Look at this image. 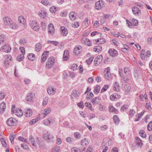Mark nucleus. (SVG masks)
<instances>
[{
    "instance_id": "1",
    "label": "nucleus",
    "mask_w": 152,
    "mask_h": 152,
    "mask_svg": "<svg viewBox=\"0 0 152 152\" xmlns=\"http://www.w3.org/2000/svg\"><path fill=\"white\" fill-rule=\"evenodd\" d=\"M43 137L48 142L53 141L54 138L53 135H50L48 131L45 130L43 131Z\"/></svg>"
},
{
    "instance_id": "2",
    "label": "nucleus",
    "mask_w": 152,
    "mask_h": 152,
    "mask_svg": "<svg viewBox=\"0 0 152 152\" xmlns=\"http://www.w3.org/2000/svg\"><path fill=\"white\" fill-rule=\"evenodd\" d=\"M54 58L53 56H51L48 58L46 62V67L48 69L51 68L55 63Z\"/></svg>"
},
{
    "instance_id": "3",
    "label": "nucleus",
    "mask_w": 152,
    "mask_h": 152,
    "mask_svg": "<svg viewBox=\"0 0 152 152\" xmlns=\"http://www.w3.org/2000/svg\"><path fill=\"white\" fill-rule=\"evenodd\" d=\"M12 21L11 18L7 16H5L3 19V23L6 27H8Z\"/></svg>"
},
{
    "instance_id": "4",
    "label": "nucleus",
    "mask_w": 152,
    "mask_h": 152,
    "mask_svg": "<svg viewBox=\"0 0 152 152\" xmlns=\"http://www.w3.org/2000/svg\"><path fill=\"white\" fill-rule=\"evenodd\" d=\"M6 123L8 126H12L15 125L17 123V121L15 119L11 118L7 120Z\"/></svg>"
},
{
    "instance_id": "5",
    "label": "nucleus",
    "mask_w": 152,
    "mask_h": 152,
    "mask_svg": "<svg viewBox=\"0 0 152 152\" xmlns=\"http://www.w3.org/2000/svg\"><path fill=\"white\" fill-rule=\"evenodd\" d=\"M104 2L103 1L99 0L95 3L96 9L97 10H100L104 6Z\"/></svg>"
},
{
    "instance_id": "6",
    "label": "nucleus",
    "mask_w": 152,
    "mask_h": 152,
    "mask_svg": "<svg viewBox=\"0 0 152 152\" xmlns=\"http://www.w3.org/2000/svg\"><path fill=\"white\" fill-rule=\"evenodd\" d=\"M104 77L105 78L108 80L112 77L111 75L110 72V69L109 67L106 68L104 70Z\"/></svg>"
},
{
    "instance_id": "7",
    "label": "nucleus",
    "mask_w": 152,
    "mask_h": 152,
    "mask_svg": "<svg viewBox=\"0 0 152 152\" xmlns=\"http://www.w3.org/2000/svg\"><path fill=\"white\" fill-rule=\"evenodd\" d=\"M142 145V140L138 137H136L134 142L132 144V145L134 147L136 145L141 147Z\"/></svg>"
},
{
    "instance_id": "8",
    "label": "nucleus",
    "mask_w": 152,
    "mask_h": 152,
    "mask_svg": "<svg viewBox=\"0 0 152 152\" xmlns=\"http://www.w3.org/2000/svg\"><path fill=\"white\" fill-rule=\"evenodd\" d=\"M119 73L120 76L121 77V79L123 80L124 83H127L129 80V79L127 76H125L123 73V71L122 69H119Z\"/></svg>"
},
{
    "instance_id": "9",
    "label": "nucleus",
    "mask_w": 152,
    "mask_h": 152,
    "mask_svg": "<svg viewBox=\"0 0 152 152\" xmlns=\"http://www.w3.org/2000/svg\"><path fill=\"white\" fill-rule=\"evenodd\" d=\"M4 64L6 66L9 65L12 61V58L10 55H7L5 56Z\"/></svg>"
},
{
    "instance_id": "10",
    "label": "nucleus",
    "mask_w": 152,
    "mask_h": 152,
    "mask_svg": "<svg viewBox=\"0 0 152 152\" xmlns=\"http://www.w3.org/2000/svg\"><path fill=\"white\" fill-rule=\"evenodd\" d=\"M48 34L52 35L54 33V28L53 25L52 23L49 24L48 26Z\"/></svg>"
},
{
    "instance_id": "11",
    "label": "nucleus",
    "mask_w": 152,
    "mask_h": 152,
    "mask_svg": "<svg viewBox=\"0 0 152 152\" xmlns=\"http://www.w3.org/2000/svg\"><path fill=\"white\" fill-rule=\"evenodd\" d=\"M34 96L35 94L34 93H30L26 96V99L27 101L32 102L34 98Z\"/></svg>"
},
{
    "instance_id": "12",
    "label": "nucleus",
    "mask_w": 152,
    "mask_h": 152,
    "mask_svg": "<svg viewBox=\"0 0 152 152\" xmlns=\"http://www.w3.org/2000/svg\"><path fill=\"white\" fill-rule=\"evenodd\" d=\"M60 31L61 34L64 36H66L68 34V31L64 27H61L60 28Z\"/></svg>"
},
{
    "instance_id": "13",
    "label": "nucleus",
    "mask_w": 152,
    "mask_h": 152,
    "mask_svg": "<svg viewBox=\"0 0 152 152\" xmlns=\"http://www.w3.org/2000/svg\"><path fill=\"white\" fill-rule=\"evenodd\" d=\"M25 113L24 115L26 117H30L33 113L32 111L30 108H28L27 109H25Z\"/></svg>"
},
{
    "instance_id": "14",
    "label": "nucleus",
    "mask_w": 152,
    "mask_h": 152,
    "mask_svg": "<svg viewBox=\"0 0 152 152\" xmlns=\"http://www.w3.org/2000/svg\"><path fill=\"white\" fill-rule=\"evenodd\" d=\"M108 53L112 56H114L117 55V51L114 49H110L109 50Z\"/></svg>"
},
{
    "instance_id": "15",
    "label": "nucleus",
    "mask_w": 152,
    "mask_h": 152,
    "mask_svg": "<svg viewBox=\"0 0 152 152\" xmlns=\"http://www.w3.org/2000/svg\"><path fill=\"white\" fill-rule=\"evenodd\" d=\"M81 42L82 43L87 45L88 46H90L91 45V43L89 39L83 38L81 40Z\"/></svg>"
},
{
    "instance_id": "16",
    "label": "nucleus",
    "mask_w": 152,
    "mask_h": 152,
    "mask_svg": "<svg viewBox=\"0 0 152 152\" xmlns=\"http://www.w3.org/2000/svg\"><path fill=\"white\" fill-rule=\"evenodd\" d=\"M15 114L18 117H20L23 115V113L22 110L19 108H17L15 110Z\"/></svg>"
},
{
    "instance_id": "17",
    "label": "nucleus",
    "mask_w": 152,
    "mask_h": 152,
    "mask_svg": "<svg viewBox=\"0 0 152 152\" xmlns=\"http://www.w3.org/2000/svg\"><path fill=\"white\" fill-rule=\"evenodd\" d=\"M56 89L49 86L47 88V92L48 94L50 95L53 94L56 92Z\"/></svg>"
},
{
    "instance_id": "18",
    "label": "nucleus",
    "mask_w": 152,
    "mask_h": 152,
    "mask_svg": "<svg viewBox=\"0 0 152 152\" xmlns=\"http://www.w3.org/2000/svg\"><path fill=\"white\" fill-rule=\"evenodd\" d=\"M11 50V48L10 45H6L4 46L3 48V50L4 52L8 53L10 52Z\"/></svg>"
},
{
    "instance_id": "19",
    "label": "nucleus",
    "mask_w": 152,
    "mask_h": 152,
    "mask_svg": "<svg viewBox=\"0 0 152 152\" xmlns=\"http://www.w3.org/2000/svg\"><path fill=\"white\" fill-rule=\"evenodd\" d=\"M100 100L98 97L94 98L91 101L92 103L94 104H97L100 103Z\"/></svg>"
},
{
    "instance_id": "20",
    "label": "nucleus",
    "mask_w": 152,
    "mask_h": 152,
    "mask_svg": "<svg viewBox=\"0 0 152 152\" xmlns=\"http://www.w3.org/2000/svg\"><path fill=\"white\" fill-rule=\"evenodd\" d=\"M48 53V52H47ZM47 53V52L45 51L42 54L41 57V62L42 63L44 62L46 59L47 57H46V53Z\"/></svg>"
},
{
    "instance_id": "21",
    "label": "nucleus",
    "mask_w": 152,
    "mask_h": 152,
    "mask_svg": "<svg viewBox=\"0 0 152 152\" xmlns=\"http://www.w3.org/2000/svg\"><path fill=\"white\" fill-rule=\"evenodd\" d=\"M132 10L134 14H138L140 12V10L137 7H134L132 8Z\"/></svg>"
},
{
    "instance_id": "22",
    "label": "nucleus",
    "mask_w": 152,
    "mask_h": 152,
    "mask_svg": "<svg viewBox=\"0 0 152 152\" xmlns=\"http://www.w3.org/2000/svg\"><path fill=\"white\" fill-rule=\"evenodd\" d=\"M6 108V104L5 103H1L0 105V113H3Z\"/></svg>"
},
{
    "instance_id": "23",
    "label": "nucleus",
    "mask_w": 152,
    "mask_h": 152,
    "mask_svg": "<svg viewBox=\"0 0 152 152\" xmlns=\"http://www.w3.org/2000/svg\"><path fill=\"white\" fill-rule=\"evenodd\" d=\"M69 53L68 51L65 50L64 51L63 59L64 60H66L69 58Z\"/></svg>"
},
{
    "instance_id": "24",
    "label": "nucleus",
    "mask_w": 152,
    "mask_h": 152,
    "mask_svg": "<svg viewBox=\"0 0 152 152\" xmlns=\"http://www.w3.org/2000/svg\"><path fill=\"white\" fill-rule=\"evenodd\" d=\"M76 13L72 12H71L69 15L70 19L72 20H74L76 18Z\"/></svg>"
},
{
    "instance_id": "25",
    "label": "nucleus",
    "mask_w": 152,
    "mask_h": 152,
    "mask_svg": "<svg viewBox=\"0 0 152 152\" xmlns=\"http://www.w3.org/2000/svg\"><path fill=\"white\" fill-rule=\"evenodd\" d=\"M39 15L41 18L44 19L46 16V12L45 10H42L39 12Z\"/></svg>"
},
{
    "instance_id": "26",
    "label": "nucleus",
    "mask_w": 152,
    "mask_h": 152,
    "mask_svg": "<svg viewBox=\"0 0 152 152\" xmlns=\"http://www.w3.org/2000/svg\"><path fill=\"white\" fill-rule=\"evenodd\" d=\"M109 111L110 112L114 113L115 114H118L119 112L118 109L112 106L109 107Z\"/></svg>"
},
{
    "instance_id": "27",
    "label": "nucleus",
    "mask_w": 152,
    "mask_h": 152,
    "mask_svg": "<svg viewBox=\"0 0 152 152\" xmlns=\"http://www.w3.org/2000/svg\"><path fill=\"white\" fill-rule=\"evenodd\" d=\"M27 57L29 60L31 61H34L35 58V55L33 53L29 54L28 55Z\"/></svg>"
},
{
    "instance_id": "28",
    "label": "nucleus",
    "mask_w": 152,
    "mask_h": 152,
    "mask_svg": "<svg viewBox=\"0 0 152 152\" xmlns=\"http://www.w3.org/2000/svg\"><path fill=\"white\" fill-rule=\"evenodd\" d=\"M42 47V45L40 43H37L35 46V50L38 52L41 49Z\"/></svg>"
},
{
    "instance_id": "29",
    "label": "nucleus",
    "mask_w": 152,
    "mask_h": 152,
    "mask_svg": "<svg viewBox=\"0 0 152 152\" xmlns=\"http://www.w3.org/2000/svg\"><path fill=\"white\" fill-rule=\"evenodd\" d=\"M51 123L50 118H48L45 119L43 121V124L45 125L49 126Z\"/></svg>"
},
{
    "instance_id": "30",
    "label": "nucleus",
    "mask_w": 152,
    "mask_h": 152,
    "mask_svg": "<svg viewBox=\"0 0 152 152\" xmlns=\"http://www.w3.org/2000/svg\"><path fill=\"white\" fill-rule=\"evenodd\" d=\"M130 24L132 25L133 24L134 26H137L138 25V21L134 18H132L130 19Z\"/></svg>"
},
{
    "instance_id": "31",
    "label": "nucleus",
    "mask_w": 152,
    "mask_h": 152,
    "mask_svg": "<svg viewBox=\"0 0 152 152\" xmlns=\"http://www.w3.org/2000/svg\"><path fill=\"white\" fill-rule=\"evenodd\" d=\"M79 95V93L76 90H73L72 94L71 96L72 98L73 96L76 98Z\"/></svg>"
},
{
    "instance_id": "32",
    "label": "nucleus",
    "mask_w": 152,
    "mask_h": 152,
    "mask_svg": "<svg viewBox=\"0 0 152 152\" xmlns=\"http://www.w3.org/2000/svg\"><path fill=\"white\" fill-rule=\"evenodd\" d=\"M113 89L116 91H118L119 90L120 87L118 84H117L116 82L114 83Z\"/></svg>"
},
{
    "instance_id": "33",
    "label": "nucleus",
    "mask_w": 152,
    "mask_h": 152,
    "mask_svg": "<svg viewBox=\"0 0 152 152\" xmlns=\"http://www.w3.org/2000/svg\"><path fill=\"white\" fill-rule=\"evenodd\" d=\"M102 47L101 46L98 45L96 46L94 48V51L96 52H99L101 50Z\"/></svg>"
},
{
    "instance_id": "34",
    "label": "nucleus",
    "mask_w": 152,
    "mask_h": 152,
    "mask_svg": "<svg viewBox=\"0 0 152 152\" xmlns=\"http://www.w3.org/2000/svg\"><path fill=\"white\" fill-rule=\"evenodd\" d=\"M118 98V96L116 94H113L111 95L110 96V99L112 101L115 100L116 99H117Z\"/></svg>"
},
{
    "instance_id": "35",
    "label": "nucleus",
    "mask_w": 152,
    "mask_h": 152,
    "mask_svg": "<svg viewBox=\"0 0 152 152\" xmlns=\"http://www.w3.org/2000/svg\"><path fill=\"white\" fill-rule=\"evenodd\" d=\"M9 26L10 28L14 29H16L18 28V26L16 24V23L13 22L12 21V23H11Z\"/></svg>"
},
{
    "instance_id": "36",
    "label": "nucleus",
    "mask_w": 152,
    "mask_h": 152,
    "mask_svg": "<svg viewBox=\"0 0 152 152\" xmlns=\"http://www.w3.org/2000/svg\"><path fill=\"white\" fill-rule=\"evenodd\" d=\"M15 135L12 133H11L9 136V138L10 141L12 144L14 143V140L15 137Z\"/></svg>"
},
{
    "instance_id": "37",
    "label": "nucleus",
    "mask_w": 152,
    "mask_h": 152,
    "mask_svg": "<svg viewBox=\"0 0 152 152\" xmlns=\"http://www.w3.org/2000/svg\"><path fill=\"white\" fill-rule=\"evenodd\" d=\"M100 89V87L99 85H97L94 90V94H97L99 92Z\"/></svg>"
},
{
    "instance_id": "38",
    "label": "nucleus",
    "mask_w": 152,
    "mask_h": 152,
    "mask_svg": "<svg viewBox=\"0 0 152 152\" xmlns=\"http://www.w3.org/2000/svg\"><path fill=\"white\" fill-rule=\"evenodd\" d=\"M113 120L114 121V123L116 124H118L120 120L118 118L117 115H115L113 117Z\"/></svg>"
},
{
    "instance_id": "39",
    "label": "nucleus",
    "mask_w": 152,
    "mask_h": 152,
    "mask_svg": "<svg viewBox=\"0 0 152 152\" xmlns=\"http://www.w3.org/2000/svg\"><path fill=\"white\" fill-rule=\"evenodd\" d=\"M139 134L143 138L145 137L146 136V133L143 130H140L139 131Z\"/></svg>"
},
{
    "instance_id": "40",
    "label": "nucleus",
    "mask_w": 152,
    "mask_h": 152,
    "mask_svg": "<svg viewBox=\"0 0 152 152\" xmlns=\"http://www.w3.org/2000/svg\"><path fill=\"white\" fill-rule=\"evenodd\" d=\"M102 59H96V58L94 61V64L96 66H97L102 62Z\"/></svg>"
},
{
    "instance_id": "41",
    "label": "nucleus",
    "mask_w": 152,
    "mask_h": 152,
    "mask_svg": "<svg viewBox=\"0 0 152 152\" xmlns=\"http://www.w3.org/2000/svg\"><path fill=\"white\" fill-rule=\"evenodd\" d=\"M24 55L23 54H20V55L17 56L16 59L17 61H20L24 59Z\"/></svg>"
},
{
    "instance_id": "42",
    "label": "nucleus",
    "mask_w": 152,
    "mask_h": 152,
    "mask_svg": "<svg viewBox=\"0 0 152 152\" xmlns=\"http://www.w3.org/2000/svg\"><path fill=\"white\" fill-rule=\"evenodd\" d=\"M124 72L125 75H127L129 74L130 70L129 67H126L124 69Z\"/></svg>"
},
{
    "instance_id": "43",
    "label": "nucleus",
    "mask_w": 152,
    "mask_h": 152,
    "mask_svg": "<svg viewBox=\"0 0 152 152\" xmlns=\"http://www.w3.org/2000/svg\"><path fill=\"white\" fill-rule=\"evenodd\" d=\"M88 144V142L86 140V138H85L81 140V145H82L84 146L87 145Z\"/></svg>"
},
{
    "instance_id": "44",
    "label": "nucleus",
    "mask_w": 152,
    "mask_h": 152,
    "mask_svg": "<svg viewBox=\"0 0 152 152\" xmlns=\"http://www.w3.org/2000/svg\"><path fill=\"white\" fill-rule=\"evenodd\" d=\"M123 89L124 90L126 91L129 92L131 89L130 86H129L127 85H125L124 88H123Z\"/></svg>"
},
{
    "instance_id": "45",
    "label": "nucleus",
    "mask_w": 152,
    "mask_h": 152,
    "mask_svg": "<svg viewBox=\"0 0 152 152\" xmlns=\"http://www.w3.org/2000/svg\"><path fill=\"white\" fill-rule=\"evenodd\" d=\"M109 86L108 85H105L104 86L102 89H101L100 93H102L104 91H106L109 87Z\"/></svg>"
},
{
    "instance_id": "46",
    "label": "nucleus",
    "mask_w": 152,
    "mask_h": 152,
    "mask_svg": "<svg viewBox=\"0 0 152 152\" xmlns=\"http://www.w3.org/2000/svg\"><path fill=\"white\" fill-rule=\"evenodd\" d=\"M51 111V109L49 107L48 108L44 109V111L45 113H44V115H47L50 113Z\"/></svg>"
},
{
    "instance_id": "47",
    "label": "nucleus",
    "mask_w": 152,
    "mask_h": 152,
    "mask_svg": "<svg viewBox=\"0 0 152 152\" xmlns=\"http://www.w3.org/2000/svg\"><path fill=\"white\" fill-rule=\"evenodd\" d=\"M48 100V98L47 97H45L43 99L42 105L43 106H45L47 104Z\"/></svg>"
},
{
    "instance_id": "48",
    "label": "nucleus",
    "mask_w": 152,
    "mask_h": 152,
    "mask_svg": "<svg viewBox=\"0 0 152 152\" xmlns=\"http://www.w3.org/2000/svg\"><path fill=\"white\" fill-rule=\"evenodd\" d=\"M147 129L148 131H152V121L150 122L147 126Z\"/></svg>"
},
{
    "instance_id": "49",
    "label": "nucleus",
    "mask_w": 152,
    "mask_h": 152,
    "mask_svg": "<svg viewBox=\"0 0 152 152\" xmlns=\"http://www.w3.org/2000/svg\"><path fill=\"white\" fill-rule=\"evenodd\" d=\"M75 137L77 139H79L81 136L80 134L78 132H75L74 134Z\"/></svg>"
},
{
    "instance_id": "50",
    "label": "nucleus",
    "mask_w": 152,
    "mask_h": 152,
    "mask_svg": "<svg viewBox=\"0 0 152 152\" xmlns=\"http://www.w3.org/2000/svg\"><path fill=\"white\" fill-rule=\"evenodd\" d=\"M72 152H83L81 151L79 148L76 147H73L71 149Z\"/></svg>"
},
{
    "instance_id": "51",
    "label": "nucleus",
    "mask_w": 152,
    "mask_h": 152,
    "mask_svg": "<svg viewBox=\"0 0 152 152\" xmlns=\"http://www.w3.org/2000/svg\"><path fill=\"white\" fill-rule=\"evenodd\" d=\"M18 139L20 141H21L23 142L27 143L26 139H25L24 137L21 136L18 137Z\"/></svg>"
},
{
    "instance_id": "52",
    "label": "nucleus",
    "mask_w": 152,
    "mask_h": 152,
    "mask_svg": "<svg viewBox=\"0 0 152 152\" xmlns=\"http://www.w3.org/2000/svg\"><path fill=\"white\" fill-rule=\"evenodd\" d=\"M18 20L20 23H24V18L23 16H20L18 18Z\"/></svg>"
},
{
    "instance_id": "53",
    "label": "nucleus",
    "mask_w": 152,
    "mask_h": 152,
    "mask_svg": "<svg viewBox=\"0 0 152 152\" xmlns=\"http://www.w3.org/2000/svg\"><path fill=\"white\" fill-rule=\"evenodd\" d=\"M37 24V22L35 20L30 21V25L31 28Z\"/></svg>"
},
{
    "instance_id": "54",
    "label": "nucleus",
    "mask_w": 152,
    "mask_h": 152,
    "mask_svg": "<svg viewBox=\"0 0 152 152\" xmlns=\"http://www.w3.org/2000/svg\"><path fill=\"white\" fill-rule=\"evenodd\" d=\"M135 111L133 109H131L129 112V115L130 117H132L135 114Z\"/></svg>"
},
{
    "instance_id": "55",
    "label": "nucleus",
    "mask_w": 152,
    "mask_h": 152,
    "mask_svg": "<svg viewBox=\"0 0 152 152\" xmlns=\"http://www.w3.org/2000/svg\"><path fill=\"white\" fill-rule=\"evenodd\" d=\"M56 8L54 6L51 7L50 9V11L51 12L55 13L56 11Z\"/></svg>"
},
{
    "instance_id": "56",
    "label": "nucleus",
    "mask_w": 152,
    "mask_h": 152,
    "mask_svg": "<svg viewBox=\"0 0 152 152\" xmlns=\"http://www.w3.org/2000/svg\"><path fill=\"white\" fill-rule=\"evenodd\" d=\"M66 141L70 143H71L74 140V139L71 137H67L66 139Z\"/></svg>"
},
{
    "instance_id": "57",
    "label": "nucleus",
    "mask_w": 152,
    "mask_h": 152,
    "mask_svg": "<svg viewBox=\"0 0 152 152\" xmlns=\"http://www.w3.org/2000/svg\"><path fill=\"white\" fill-rule=\"evenodd\" d=\"M128 105L127 104H124L123 105L121 108V110H122L123 111H124V110L128 109Z\"/></svg>"
},
{
    "instance_id": "58",
    "label": "nucleus",
    "mask_w": 152,
    "mask_h": 152,
    "mask_svg": "<svg viewBox=\"0 0 152 152\" xmlns=\"http://www.w3.org/2000/svg\"><path fill=\"white\" fill-rule=\"evenodd\" d=\"M5 36L3 35H0V44H1L4 41Z\"/></svg>"
},
{
    "instance_id": "59",
    "label": "nucleus",
    "mask_w": 152,
    "mask_h": 152,
    "mask_svg": "<svg viewBox=\"0 0 152 152\" xmlns=\"http://www.w3.org/2000/svg\"><path fill=\"white\" fill-rule=\"evenodd\" d=\"M33 30L35 31H38L40 27L39 25H38L37 24L36 25L34 26L31 27Z\"/></svg>"
},
{
    "instance_id": "60",
    "label": "nucleus",
    "mask_w": 152,
    "mask_h": 152,
    "mask_svg": "<svg viewBox=\"0 0 152 152\" xmlns=\"http://www.w3.org/2000/svg\"><path fill=\"white\" fill-rule=\"evenodd\" d=\"M123 46H126V48H122L121 49V50L123 52H126L128 50L129 48V47L126 45H123Z\"/></svg>"
},
{
    "instance_id": "61",
    "label": "nucleus",
    "mask_w": 152,
    "mask_h": 152,
    "mask_svg": "<svg viewBox=\"0 0 152 152\" xmlns=\"http://www.w3.org/2000/svg\"><path fill=\"white\" fill-rule=\"evenodd\" d=\"M79 26V23L78 22H75L74 23L72 24V26L74 28H76L78 27Z\"/></svg>"
},
{
    "instance_id": "62",
    "label": "nucleus",
    "mask_w": 152,
    "mask_h": 152,
    "mask_svg": "<svg viewBox=\"0 0 152 152\" xmlns=\"http://www.w3.org/2000/svg\"><path fill=\"white\" fill-rule=\"evenodd\" d=\"M87 98L88 99H91L92 97H93L94 96V95L93 93L92 92H90L89 93V94L88 95V94L87 95Z\"/></svg>"
},
{
    "instance_id": "63",
    "label": "nucleus",
    "mask_w": 152,
    "mask_h": 152,
    "mask_svg": "<svg viewBox=\"0 0 152 152\" xmlns=\"http://www.w3.org/2000/svg\"><path fill=\"white\" fill-rule=\"evenodd\" d=\"M106 40L104 38H100L99 43H98L99 44H102L106 42Z\"/></svg>"
},
{
    "instance_id": "64",
    "label": "nucleus",
    "mask_w": 152,
    "mask_h": 152,
    "mask_svg": "<svg viewBox=\"0 0 152 152\" xmlns=\"http://www.w3.org/2000/svg\"><path fill=\"white\" fill-rule=\"evenodd\" d=\"M77 65L75 64H73L71 67V69L73 71L76 70Z\"/></svg>"
}]
</instances>
